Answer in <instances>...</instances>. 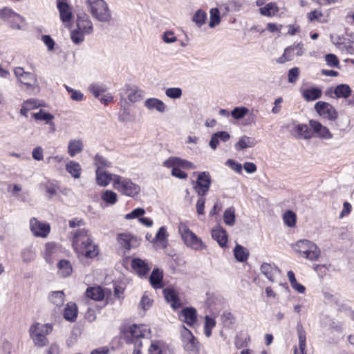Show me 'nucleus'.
Returning <instances> with one entry per match:
<instances>
[{"mask_svg": "<svg viewBox=\"0 0 354 354\" xmlns=\"http://www.w3.org/2000/svg\"><path fill=\"white\" fill-rule=\"evenodd\" d=\"M113 187L121 194L133 198L140 192V187L130 178L119 175L113 176Z\"/></svg>", "mask_w": 354, "mask_h": 354, "instance_id": "f257e3e1", "label": "nucleus"}, {"mask_svg": "<svg viewBox=\"0 0 354 354\" xmlns=\"http://www.w3.org/2000/svg\"><path fill=\"white\" fill-rule=\"evenodd\" d=\"M294 250L302 257L312 261L317 260L321 254L318 246L315 243L306 239L297 241Z\"/></svg>", "mask_w": 354, "mask_h": 354, "instance_id": "f03ea898", "label": "nucleus"}, {"mask_svg": "<svg viewBox=\"0 0 354 354\" xmlns=\"http://www.w3.org/2000/svg\"><path fill=\"white\" fill-rule=\"evenodd\" d=\"M52 330V326L48 324L35 323L32 325L29 329V333L35 345L39 347L46 346L48 344L46 335L50 333Z\"/></svg>", "mask_w": 354, "mask_h": 354, "instance_id": "7ed1b4c3", "label": "nucleus"}, {"mask_svg": "<svg viewBox=\"0 0 354 354\" xmlns=\"http://www.w3.org/2000/svg\"><path fill=\"white\" fill-rule=\"evenodd\" d=\"M178 230L187 246L196 250H202L205 246L201 239L192 232L185 224L180 223Z\"/></svg>", "mask_w": 354, "mask_h": 354, "instance_id": "20e7f679", "label": "nucleus"}, {"mask_svg": "<svg viewBox=\"0 0 354 354\" xmlns=\"http://www.w3.org/2000/svg\"><path fill=\"white\" fill-rule=\"evenodd\" d=\"M147 331V326L133 324L128 329L124 330V337L127 343L133 342L136 339L135 344L140 347L142 344L139 339L144 337Z\"/></svg>", "mask_w": 354, "mask_h": 354, "instance_id": "39448f33", "label": "nucleus"}, {"mask_svg": "<svg viewBox=\"0 0 354 354\" xmlns=\"http://www.w3.org/2000/svg\"><path fill=\"white\" fill-rule=\"evenodd\" d=\"M14 73L19 81L25 85L27 89L31 90L32 93L35 88H39L37 80L34 73L26 72L21 67L15 68Z\"/></svg>", "mask_w": 354, "mask_h": 354, "instance_id": "423d86ee", "label": "nucleus"}, {"mask_svg": "<svg viewBox=\"0 0 354 354\" xmlns=\"http://www.w3.org/2000/svg\"><path fill=\"white\" fill-rule=\"evenodd\" d=\"M93 17L101 22H109L111 19V14L107 3L104 1H98L89 10Z\"/></svg>", "mask_w": 354, "mask_h": 354, "instance_id": "0eeeda50", "label": "nucleus"}, {"mask_svg": "<svg viewBox=\"0 0 354 354\" xmlns=\"http://www.w3.org/2000/svg\"><path fill=\"white\" fill-rule=\"evenodd\" d=\"M194 189L200 196H205L211 186L212 180L209 172L203 171L198 174Z\"/></svg>", "mask_w": 354, "mask_h": 354, "instance_id": "6e6552de", "label": "nucleus"}, {"mask_svg": "<svg viewBox=\"0 0 354 354\" xmlns=\"http://www.w3.org/2000/svg\"><path fill=\"white\" fill-rule=\"evenodd\" d=\"M303 46L304 44L300 42L286 48L283 54L277 59V62L284 64L286 62L292 60L295 55L301 56L304 53Z\"/></svg>", "mask_w": 354, "mask_h": 354, "instance_id": "1a4fd4ad", "label": "nucleus"}, {"mask_svg": "<svg viewBox=\"0 0 354 354\" xmlns=\"http://www.w3.org/2000/svg\"><path fill=\"white\" fill-rule=\"evenodd\" d=\"M75 250L77 252L79 259L82 257L93 259L99 254L98 246L93 243V240L86 242V244L75 246Z\"/></svg>", "mask_w": 354, "mask_h": 354, "instance_id": "9d476101", "label": "nucleus"}, {"mask_svg": "<svg viewBox=\"0 0 354 354\" xmlns=\"http://www.w3.org/2000/svg\"><path fill=\"white\" fill-rule=\"evenodd\" d=\"M315 109L317 113L329 120H335L337 118L338 113L336 109L330 104L319 101L315 105Z\"/></svg>", "mask_w": 354, "mask_h": 354, "instance_id": "9b49d317", "label": "nucleus"}, {"mask_svg": "<svg viewBox=\"0 0 354 354\" xmlns=\"http://www.w3.org/2000/svg\"><path fill=\"white\" fill-rule=\"evenodd\" d=\"M30 229L35 236L46 237L50 232V225L41 223L36 218H32L30 221Z\"/></svg>", "mask_w": 354, "mask_h": 354, "instance_id": "f8f14e48", "label": "nucleus"}, {"mask_svg": "<svg viewBox=\"0 0 354 354\" xmlns=\"http://www.w3.org/2000/svg\"><path fill=\"white\" fill-rule=\"evenodd\" d=\"M118 243L127 251L138 245L136 237L129 233H121L118 235Z\"/></svg>", "mask_w": 354, "mask_h": 354, "instance_id": "ddd939ff", "label": "nucleus"}, {"mask_svg": "<svg viewBox=\"0 0 354 354\" xmlns=\"http://www.w3.org/2000/svg\"><path fill=\"white\" fill-rule=\"evenodd\" d=\"M162 165L164 167L167 168H170L171 166L175 165L187 169H193L196 168V166L192 162L178 157H169L164 161Z\"/></svg>", "mask_w": 354, "mask_h": 354, "instance_id": "4468645a", "label": "nucleus"}, {"mask_svg": "<svg viewBox=\"0 0 354 354\" xmlns=\"http://www.w3.org/2000/svg\"><path fill=\"white\" fill-rule=\"evenodd\" d=\"M163 294L165 300L171 305L173 309H178L182 306L178 294L174 289L169 288H165L163 290Z\"/></svg>", "mask_w": 354, "mask_h": 354, "instance_id": "2eb2a0df", "label": "nucleus"}, {"mask_svg": "<svg viewBox=\"0 0 354 354\" xmlns=\"http://www.w3.org/2000/svg\"><path fill=\"white\" fill-rule=\"evenodd\" d=\"M181 336L186 350L193 351L196 348L198 342L189 330L184 327Z\"/></svg>", "mask_w": 354, "mask_h": 354, "instance_id": "dca6fc26", "label": "nucleus"}, {"mask_svg": "<svg viewBox=\"0 0 354 354\" xmlns=\"http://www.w3.org/2000/svg\"><path fill=\"white\" fill-rule=\"evenodd\" d=\"M123 91L131 102L134 103L140 101L144 97V92L138 89L136 86L126 84L123 88Z\"/></svg>", "mask_w": 354, "mask_h": 354, "instance_id": "f3484780", "label": "nucleus"}, {"mask_svg": "<svg viewBox=\"0 0 354 354\" xmlns=\"http://www.w3.org/2000/svg\"><path fill=\"white\" fill-rule=\"evenodd\" d=\"M180 319L189 326H193L197 320L196 310L193 307L183 308L179 314Z\"/></svg>", "mask_w": 354, "mask_h": 354, "instance_id": "a211bd4d", "label": "nucleus"}, {"mask_svg": "<svg viewBox=\"0 0 354 354\" xmlns=\"http://www.w3.org/2000/svg\"><path fill=\"white\" fill-rule=\"evenodd\" d=\"M310 128L313 131L318 134V136L322 139H330L333 138V134L329 129L323 126L319 122L310 120L309 122Z\"/></svg>", "mask_w": 354, "mask_h": 354, "instance_id": "6ab92c4d", "label": "nucleus"}, {"mask_svg": "<svg viewBox=\"0 0 354 354\" xmlns=\"http://www.w3.org/2000/svg\"><path fill=\"white\" fill-rule=\"evenodd\" d=\"M57 7L59 12L60 19L64 23L70 22L73 17V14L69 5L63 0L57 1Z\"/></svg>", "mask_w": 354, "mask_h": 354, "instance_id": "aec40b11", "label": "nucleus"}, {"mask_svg": "<svg viewBox=\"0 0 354 354\" xmlns=\"http://www.w3.org/2000/svg\"><path fill=\"white\" fill-rule=\"evenodd\" d=\"M88 232L85 228L78 229L75 231L73 235V246H80L86 244V242L91 241Z\"/></svg>", "mask_w": 354, "mask_h": 354, "instance_id": "412c9836", "label": "nucleus"}, {"mask_svg": "<svg viewBox=\"0 0 354 354\" xmlns=\"http://www.w3.org/2000/svg\"><path fill=\"white\" fill-rule=\"evenodd\" d=\"M77 26L78 30L86 34H90L93 31V24L86 14L77 15Z\"/></svg>", "mask_w": 354, "mask_h": 354, "instance_id": "4be33fe9", "label": "nucleus"}, {"mask_svg": "<svg viewBox=\"0 0 354 354\" xmlns=\"http://www.w3.org/2000/svg\"><path fill=\"white\" fill-rule=\"evenodd\" d=\"M131 266L140 277L145 276L150 270V267L147 263L140 258H133L131 261Z\"/></svg>", "mask_w": 354, "mask_h": 354, "instance_id": "5701e85b", "label": "nucleus"}, {"mask_svg": "<svg viewBox=\"0 0 354 354\" xmlns=\"http://www.w3.org/2000/svg\"><path fill=\"white\" fill-rule=\"evenodd\" d=\"M212 237L218 245L223 248L227 242V234L226 231L221 227L218 226L212 230Z\"/></svg>", "mask_w": 354, "mask_h": 354, "instance_id": "b1692460", "label": "nucleus"}, {"mask_svg": "<svg viewBox=\"0 0 354 354\" xmlns=\"http://www.w3.org/2000/svg\"><path fill=\"white\" fill-rule=\"evenodd\" d=\"M96 182L97 185L102 187L107 186L111 181L113 182V176L104 170L96 169Z\"/></svg>", "mask_w": 354, "mask_h": 354, "instance_id": "393cba45", "label": "nucleus"}, {"mask_svg": "<svg viewBox=\"0 0 354 354\" xmlns=\"http://www.w3.org/2000/svg\"><path fill=\"white\" fill-rule=\"evenodd\" d=\"M145 106L149 110H156L160 113H164L166 110V106L165 103L155 97L148 98L145 102Z\"/></svg>", "mask_w": 354, "mask_h": 354, "instance_id": "a878e982", "label": "nucleus"}, {"mask_svg": "<svg viewBox=\"0 0 354 354\" xmlns=\"http://www.w3.org/2000/svg\"><path fill=\"white\" fill-rule=\"evenodd\" d=\"M84 148L83 142L80 139H75L69 141L68 145V153L71 157L75 156L82 151Z\"/></svg>", "mask_w": 354, "mask_h": 354, "instance_id": "bb28decb", "label": "nucleus"}, {"mask_svg": "<svg viewBox=\"0 0 354 354\" xmlns=\"http://www.w3.org/2000/svg\"><path fill=\"white\" fill-rule=\"evenodd\" d=\"M278 271L276 266L268 263H263L261 266V272L270 281H274V275Z\"/></svg>", "mask_w": 354, "mask_h": 354, "instance_id": "cd10ccee", "label": "nucleus"}, {"mask_svg": "<svg viewBox=\"0 0 354 354\" xmlns=\"http://www.w3.org/2000/svg\"><path fill=\"white\" fill-rule=\"evenodd\" d=\"M322 94V90L318 87H310L306 88L302 93L304 98L308 102L314 101L320 98Z\"/></svg>", "mask_w": 354, "mask_h": 354, "instance_id": "c85d7f7f", "label": "nucleus"}, {"mask_svg": "<svg viewBox=\"0 0 354 354\" xmlns=\"http://www.w3.org/2000/svg\"><path fill=\"white\" fill-rule=\"evenodd\" d=\"M163 278L162 271L158 268L153 270L149 277L151 285L155 288H160L162 286V281Z\"/></svg>", "mask_w": 354, "mask_h": 354, "instance_id": "c756f323", "label": "nucleus"}, {"mask_svg": "<svg viewBox=\"0 0 354 354\" xmlns=\"http://www.w3.org/2000/svg\"><path fill=\"white\" fill-rule=\"evenodd\" d=\"M77 316V307L73 302H69L66 304L64 312V317L68 321L74 322Z\"/></svg>", "mask_w": 354, "mask_h": 354, "instance_id": "7c9ffc66", "label": "nucleus"}, {"mask_svg": "<svg viewBox=\"0 0 354 354\" xmlns=\"http://www.w3.org/2000/svg\"><path fill=\"white\" fill-rule=\"evenodd\" d=\"M86 295L95 301H101L104 297V291L100 286L88 288Z\"/></svg>", "mask_w": 354, "mask_h": 354, "instance_id": "2f4dec72", "label": "nucleus"}, {"mask_svg": "<svg viewBox=\"0 0 354 354\" xmlns=\"http://www.w3.org/2000/svg\"><path fill=\"white\" fill-rule=\"evenodd\" d=\"M66 170L74 178H79L81 176L82 167L77 162L74 160H70L66 163Z\"/></svg>", "mask_w": 354, "mask_h": 354, "instance_id": "473e14b6", "label": "nucleus"}, {"mask_svg": "<svg viewBox=\"0 0 354 354\" xmlns=\"http://www.w3.org/2000/svg\"><path fill=\"white\" fill-rule=\"evenodd\" d=\"M234 255L238 261L244 262L249 257V251L243 246L236 244L234 248Z\"/></svg>", "mask_w": 354, "mask_h": 354, "instance_id": "72a5a7b5", "label": "nucleus"}, {"mask_svg": "<svg viewBox=\"0 0 354 354\" xmlns=\"http://www.w3.org/2000/svg\"><path fill=\"white\" fill-rule=\"evenodd\" d=\"M149 354H167V346L165 343L160 341L151 342L148 350Z\"/></svg>", "mask_w": 354, "mask_h": 354, "instance_id": "f704fd0d", "label": "nucleus"}, {"mask_svg": "<svg viewBox=\"0 0 354 354\" xmlns=\"http://www.w3.org/2000/svg\"><path fill=\"white\" fill-rule=\"evenodd\" d=\"M295 131L297 132V136L298 138L307 140L313 137V132L307 124H298L295 127Z\"/></svg>", "mask_w": 354, "mask_h": 354, "instance_id": "c9c22d12", "label": "nucleus"}, {"mask_svg": "<svg viewBox=\"0 0 354 354\" xmlns=\"http://www.w3.org/2000/svg\"><path fill=\"white\" fill-rule=\"evenodd\" d=\"M64 293L63 291H53L48 296L49 301L57 307L63 306L64 302Z\"/></svg>", "mask_w": 354, "mask_h": 354, "instance_id": "e433bc0d", "label": "nucleus"}, {"mask_svg": "<svg viewBox=\"0 0 354 354\" xmlns=\"http://www.w3.org/2000/svg\"><path fill=\"white\" fill-rule=\"evenodd\" d=\"M32 117L36 120H43L45 121L46 124H50L51 126H55L54 123L52 120L54 118V115L50 113H47L42 109H40L38 112L32 113Z\"/></svg>", "mask_w": 354, "mask_h": 354, "instance_id": "4c0bfd02", "label": "nucleus"}, {"mask_svg": "<svg viewBox=\"0 0 354 354\" xmlns=\"http://www.w3.org/2000/svg\"><path fill=\"white\" fill-rule=\"evenodd\" d=\"M351 93V89L348 84L337 85L334 89V94L337 98H347Z\"/></svg>", "mask_w": 354, "mask_h": 354, "instance_id": "58836bf2", "label": "nucleus"}, {"mask_svg": "<svg viewBox=\"0 0 354 354\" xmlns=\"http://www.w3.org/2000/svg\"><path fill=\"white\" fill-rule=\"evenodd\" d=\"M21 255L24 263L31 262L34 261L37 257L36 251L32 245L23 249Z\"/></svg>", "mask_w": 354, "mask_h": 354, "instance_id": "ea45409f", "label": "nucleus"}, {"mask_svg": "<svg viewBox=\"0 0 354 354\" xmlns=\"http://www.w3.org/2000/svg\"><path fill=\"white\" fill-rule=\"evenodd\" d=\"M57 268L61 274L64 277L69 276L73 271L70 261L66 259L60 260L57 263Z\"/></svg>", "mask_w": 354, "mask_h": 354, "instance_id": "a19ab883", "label": "nucleus"}, {"mask_svg": "<svg viewBox=\"0 0 354 354\" xmlns=\"http://www.w3.org/2000/svg\"><path fill=\"white\" fill-rule=\"evenodd\" d=\"M255 145L254 140L246 136L240 138L239 142L235 145L236 150H242L248 147H252Z\"/></svg>", "mask_w": 354, "mask_h": 354, "instance_id": "79ce46f5", "label": "nucleus"}, {"mask_svg": "<svg viewBox=\"0 0 354 354\" xmlns=\"http://www.w3.org/2000/svg\"><path fill=\"white\" fill-rule=\"evenodd\" d=\"M297 332L299 339V349L300 351L305 350L306 341V332L304 329L302 324L300 322H299L297 325Z\"/></svg>", "mask_w": 354, "mask_h": 354, "instance_id": "37998d69", "label": "nucleus"}, {"mask_svg": "<svg viewBox=\"0 0 354 354\" xmlns=\"http://www.w3.org/2000/svg\"><path fill=\"white\" fill-rule=\"evenodd\" d=\"M88 91L91 93L95 97L98 98L101 93L106 91L105 85L99 83H92L88 86Z\"/></svg>", "mask_w": 354, "mask_h": 354, "instance_id": "c03bdc74", "label": "nucleus"}, {"mask_svg": "<svg viewBox=\"0 0 354 354\" xmlns=\"http://www.w3.org/2000/svg\"><path fill=\"white\" fill-rule=\"evenodd\" d=\"M223 221L229 226H232L235 223V210L233 207H230L225 210L223 214Z\"/></svg>", "mask_w": 354, "mask_h": 354, "instance_id": "a18cd8bd", "label": "nucleus"}, {"mask_svg": "<svg viewBox=\"0 0 354 354\" xmlns=\"http://www.w3.org/2000/svg\"><path fill=\"white\" fill-rule=\"evenodd\" d=\"M94 164L97 167L96 169L100 170H103V168L109 167L111 165L110 161L99 153H97L94 157Z\"/></svg>", "mask_w": 354, "mask_h": 354, "instance_id": "49530a36", "label": "nucleus"}, {"mask_svg": "<svg viewBox=\"0 0 354 354\" xmlns=\"http://www.w3.org/2000/svg\"><path fill=\"white\" fill-rule=\"evenodd\" d=\"M168 236V234L167 233L166 228L164 226H162L159 228L157 232L155 237L153 239L152 242L159 241L164 248L167 246V238Z\"/></svg>", "mask_w": 354, "mask_h": 354, "instance_id": "de8ad7c7", "label": "nucleus"}, {"mask_svg": "<svg viewBox=\"0 0 354 354\" xmlns=\"http://www.w3.org/2000/svg\"><path fill=\"white\" fill-rule=\"evenodd\" d=\"M101 198L109 205H114L118 201V195L112 190H106L102 193Z\"/></svg>", "mask_w": 354, "mask_h": 354, "instance_id": "09e8293b", "label": "nucleus"}, {"mask_svg": "<svg viewBox=\"0 0 354 354\" xmlns=\"http://www.w3.org/2000/svg\"><path fill=\"white\" fill-rule=\"evenodd\" d=\"M207 20V14L202 10H198L192 17V21L198 26L203 25Z\"/></svg>", "mask_w": 354, "mask_h": 354, "instance_id": "8fccbe9b", "label": "nucleus"}, {"mask_svg": "<svg viewBox=\"0 0 354 354\" xmlns=\"http://www.w3.org/2000/svg\"><path fill=\"white\" fill-rule=\"evenodd\" d=\"M260 12L264 16H272L278 12V8L275 3H270L265 6L260 8Z\"/></svg>", "mask_w": 354, "mask_h": 354, "instance_id": "3c124183", "label": "nucleus"}, {"mask_svg": "<svg viewBox=\"0 0 354 354\" xmlns=\"http://www.w3.org/2000/svg\"><path fill=\"white\" fill-rule=\"evenodd\" d=\"M249 112V109L245 106L235 107L231 111V115L236 120L243 118Z\"/></svg>", "mask_w": 354, "mask_h": 354, "instance_id": "603ef678", "label": "nucleus"}, {"mask_svg": "<svg viewBox=\"0 0 354 354\" xmlns=\"http://www.w3.org/2000/svg\"><path fill=\"white\" fill-rule=\"evenodd\" d=\"M221 21L220 12L219 10L216 8H212L210 10V21L209 23V26L210 28H214L216 25H218Z\"/></svg>", "mask_w": 354, "mask_h": 354, "instance_id": "864d4df0", "label": "nucleus"}, {"mask_svg": "<svg viewBox=\"0 0 354 354\" xmlns=\"http://www.w3.org/2000/svg\"><path fill=\"white\" fill-rule=\"evenodd\" d=\"M283 219L286 225L293 227L296 223V214L291 210H287L283 214Z\"/></svg>", "mask_w": 354, "mask_h": 354, "instance_id": "5fc2aeb1", "label": "nucleus"}, {"mask_svg": "<svg viewBox=\"0 0 354 354\" xmlns=\"http://www.w3.org/2000/svg\"><path fill=\"white\" fill-rule=\"evenodd\" d=\"M12 17H17L19 19V14L15 12L10 8H4L0 10V18L3 19L8 22L12 19Z\"/></svg>", "mask_w": 354, "mask_h": 354, "instance_id": "6e6d98bb", "label": "nucleus"}, {"mask_svg": "<svg viewBox=\"0 0 354 354\" xmlns=\"http://www.w3.org/2000/svg\"><path fill=\"white\" fill-rule=\"evenodd\" d=\"M56 249V244L54 243H46L45 244L44 258L47 262H50L51 257Z\"/></svg>", "mask_w": 354, "mask_h": 354, "instance_id": "4d7b16f0", "label": "nucleus"}, {"mask_svg": "<svg viewBox=\"0 0 354 354\" xmlns=\"http://www.w3.org/2000/svg\"><path fill=\"white\" fill-rule=\"evenodd\" d=\"M182 89L178 87L169 88L165 91L166 95L171 99H178L182 96Z\"/></svg>", "mask_w": 354, "mask_h": 354, "instance_id": "13d9d810", "label": "nucleus"}, {"mask_svg": "<svg viewBox=\"0 0 354 354\" xmlns=\"http://www.w3.org/2000/svg\"><path fill=\"white\" fill-rule=\"evenodd\" d=\"M85 33L77 29L71 32V37L73 43L79 44L84 41Z\"/></svg>", "mask_w": 354, "mask_h": 354, "instance_id": "bf43d9fd", "label": "nucleus"}, {"mask_svg": "<svg viewBox=\"0 0 354 354\" xmlns=\"http://www.w3.org/2000/svg\"><path fill=\"white\" fill-rule=\"evenodd\" d=\"M65 88L71 93V97L73 100L81 101L83 99L84 95L80 91L75 90L67 85H65Z\"/></svg>", "mask_w": 354, "mask_h": 354, "instance_id": "052dcab7", "label": "nucleus"}, {"mask_svg": "<svg viewBox=\"0 0 354 354\" xmlns=\"http://www.w3.org/2000/svg\"><path fill=\"white\" fill-rule=\"evenodd\" d=\"M145 213V210L143 208L138 207L134 209L131 212L125 215V218L127 220L139 218L140 216L144 215Z\"/></svg>", "mask_w": 354, "mask_h": 354, "instance_id": "680f3d73", "label": "nucleus"}, {"mask_svg": "<svg viewBox=\"0 0 354 354\" xmlns=\"http://www.w3.org/2000/svg\"><path fill=\"white\" fill-rule=\"evenodd\" d=\"M325 60L327 64L330 67H338L339 62L336 55L334 54H327L325 56Z\"/></svg>", "mask_w": 354, "mask_h": 354, "instance_id": "e2e57ef3", "label": "nucleus"}, {"mask_svg": "<svg viewBox=\"0 0 354 354\" xmlns=\"http://www.w3.org/2000/svg\"><path fill=\"white\" fill-rule=\"evenodd\" d=\"M171 175L180 179H185L187 174L180 169L179 166H171Z\"/></svg>", "mask_w": 354, "mask_h": 354, "instance_id": "0e129e2a", "label": "nucleus"}, {"mask_svg": "<svg viewBox=\"0 0 354 354\" xmlns=\"http://www.w3.org/2000/svg\"><path fill=\"white\" fill-rule=\"evenodd\" d=\"M299 73V70L297 67H294L290 69L288 74V82L290 83L295 82L298 79Z\"/></svg>", "mask_w": 354, "mask_h": 354, "instance_id": "69168bd1", "label": "nucleus"}, {"mask_svg": "<svg viewBox=\"0 0 354 354\" xmlns=\"http://www.w3.org/2000/svg\"><path fill=\"white\" fill-rule=\"evenodd\" d=\"M153 300H151L146 294H145L140 302V306L144 310L149 309L152 305Z\"/></svg>", "mask_w": 354, "mask_h": 354, "instance_id": "338daca9", "label": "nucleus"}, {"mask_svg": "<svg viewBox=\"0 0 354 354\" xmlns=\"http://www.w3.org/2000/svg\"><path fill=\"white\" fill-rule=\"evenodd\" d=\"M41 40L47 46L48 50L51 51L54 49L55 41L50 35H44L41 36Z\"/></svg>", "mask_w": 354, "mask_h": 354, "instance_id": "774afa93", "label": "nucleus"}]
</instances>
